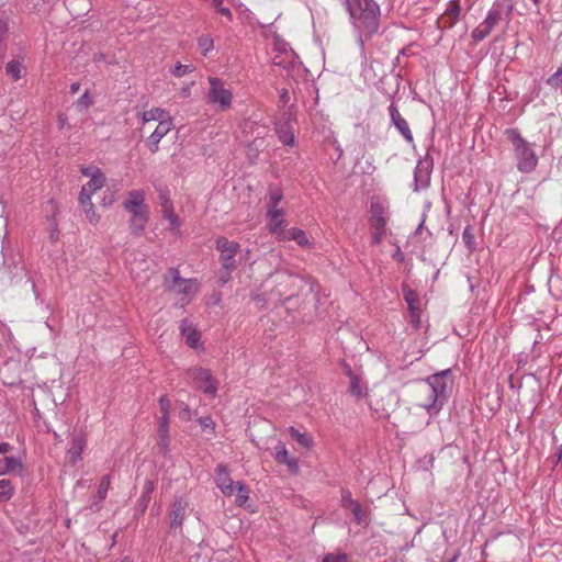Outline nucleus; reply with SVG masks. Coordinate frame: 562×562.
Wrapping results in <instances>:
<instances>
[{
	"mask_svg": "<svg viewBox=\"0 0 562 562\" xmlns=\"http://www.w3.org/2000/svg\"><path fill=\"white\" fill-rule=\"evenodd\" d=\"M187 376L192 380L194 386L210 398L217 395L218 382L210 370L202 367H193L187 370Z\"/></svg>",
	"mask_w": 562,
	"mask_h": 562,
	"instance_id": "0eeeda50",
	"label": "nucleus"
},
{
	"mask_svg": "<svg viewBox=\"0 0 562 562\" xmlns=\"http://www.w3.org/2000/svg\"><path fill=\"white\" fill-rule=\"evenodd\" d=\"M82 211L90 224L97 225L100 221V215L97 213L91 199L85 195V199H78Z\"/></svg>",
	"mask_w": 562,
	"mask_h": 562,
	"instance_id": "c85d7f7f",
	"label": "nucleus"
},
{
	"mask_svg": "<svg viewBox=\"0 0 562 562\" xmlns=\"http://www.w3.org/2000/svg\"><path fill=\"white\" fill-rule=\"evenodd\" d=\"M165 282L170 292L177 296V304L184 307L199 292V283L195 279H183L177 269H171L165 277Z\"/></svg>",
	"mask_w": 562,
	"mask_h": 562,
	"instance_id": "39448f33",
	"label": "nucleus"
},
{
	"mask_svg": "<svg viewBox=\"0 0 562 562\" xmlns=\"http://www.w3.org/2000/svg\"><path fill=\"white\" fill-rule=\"evenodd\" d=\"M116 200L115 191L106 189L103 193L101 205L104 207L111 206Z\"/></svg>",
	"mask_w": 562,
	"mask_h": 562,
	"instance_id": "c03bdc74",
	"label": "nucleus"
},
{
	"mask_svg": "<svg viewBox=\"0 0 562 562\" xmlns=\"http://www.w3.org/2000/svg\"><path fill=\"white\" fill-rule=\"evenodd\" d=\"M462 240L470 250L475 249V236L470 227H465L462 233Z\"/></svg>",
	"mask_w": 562,
	"mask_h": 562,
	"instance_id": "79ce46f5",
	"label": "nucleus"
},
{
	"mask_svg": "<svg viewBox=\"0 0 562 562\" xmlns=\"http://www.w3.org/2000/svg\"><path fill=\"white\" fill-rule=\"evenodd\" d=\"M198 47L202 55L206 56L214 47L213 40L210 36H201L198 40Z\"/></svg>",
	"mask_w": 562,
	"mask_h": 562,
	"instance_id": "ea45409f",
	"label": "nucleus"
},
{
	"mask_svg": "<svg viewBox=\"0 0 562 562\" xmlns=\"http://www.w3.org/2000/svg\"><path fill=\"white\" fill-rule=\"evenodd\" d=\"M194 70L195 67L192 64L182 65L180 63H177L170 71L175 77L181 78L186 75L193 72Z\"/></svg>",
	"mask_w": 562,
	"mask_h": 562,
	"instance_id": "e433bc0d",
	"label": "nucleus"
},
{
	"mask_svg": "<svg viewBox=\"0 0 562 562\" xmlns=\"http://www.w3.org/2000/svg\"><path fill=\"white\" fill-rule=\"evenodd\" d=\"M159 406L161 411V416L169 417L170 401L167 398V396H161L159 398Z\"/></svg>",
	"mask_w": 562,
	"mask_h": 562,
	"instance_id": "de8ad7c7",
	"label": "nucleus"
},
{
	"mask_svg": "<svg viewBox=\"0 0 562 562\" xmlns=\"http://www.w3.org/2000/svg\"><path fill=\"white\" fill-rule=\"evenodd\" d=\"M21 467H22V463H21L20 459L14 458V457H4L0 461V474L13 473V472L20 470Z\"/></svg>",
	"mask_w": 562,
	"mask_h": 562,
	"instance_id": "72a5a7b5",
	"label": "nucleus"
},
{
	"mask_svg": "<svg viewBox=\"0 0 562 562\" xmlns=\"http://www.w3.org/2000/svg\"><path fill=\"white\" fill-rule=\"evenodd\" d=\"M513 9L514 5L510 2L496 0L487 11L484 21L472 31V38L475 42L485 40L504 16L510 18Z\"/></svg>",
	"mask_w": 562,
	"mask_h": 562,
	"instance_id": "20e7f679",
	"label": "nucleus"
},
{
	"mask_svg": "<svg viewBox=\"0 0 562 562\" xmlns=\"http://www.w3.org/2000/svg\"><path fill=\"white\" fill-rule=\"evenodd\" d=\"M110 488V475H104L98 486L97 497L99 502L105 499L108 491Z\"/></svg>",
	"mask_w": 562,
	"mask_h": 562,
	"instance_id": "58836bf2",
	"label": "nucleus"
},
{
	"mask_svg": "<svg viewBox=\"0 0 562 562\" xmlns=\"http://www.w3.org/2000/svg\"><path fill=\"white\" fill-rule=\"evenodd\" d=\"M130 270H131V274L135 278V279H140V273L139 271L137 270L136 267H130Z\"/></svg>",
	"mask_w": 562,
	"mask_h": 562,
	"instance_id": "052dcab7",
	"label": "nucleus"
},
{
	"mask_svg": "<svg viewBox=\"0 0 562 562\" xmlns=\"http://www.w3.org/2000/svg\"><path fill=\"white\" fill-rule=\"evenodd\" d=\"M86 447V439L81 435H76L71 438L67 456L72 463L81 459V454Z\"/></svg>",
	"mask_w": 562,
	"mask_h": 562,
	"instance_id": "393cba45",
	"label": "nucleus"
},
{
	"mask_svg": "<svg viewBox=\"0 0 562 562\" xmlns=\"http://www.w3.org/2000/svg\"><path fill=\"white\" fill-rule=\"evenodd\" d=\"M212 5L215 7V8H221L222 4H223V0H210Z\"/></svg>",
	"mask_w": 562,
	"mask_h": 562,
	"instance_id": "e2e57ef3",
	"label": "nucleus"
},
{
	"mask_svg": "<svg viewBox=\"0 0 562 562\" xmlns=\"http://www.w3.org/2000/svg\"><path fill=\"white\" fill-rule=\"evenodd\" d=\"M105 180L103 172L93 176L92 179L82 186L78 199H85V195H88L91 199L92 194L104 187Z\"/></svg>",
	"mask_w": 562,
	"mask_h": 562,
	"instance_id": "4be33fe9",
	"label": "nucleus"
},
{
	"mask_svg": "<svg viewBox=\"0 0 562 562\" xmlns=\"http://www.w3.org/2000/svg\"><path fill=\"white\" fill-rule=\"evenodd\" d=\"M289 99H290V98H289V92H288V90H282V92H281V94H280V101H281L282 103H284V104H285V103H288V102H289Z\"/></svg>",
	"mask_w": 562,
	"mask_h": 562,
	"instance_id": "4d7b16f0",
	"label": "nucleus"
},
{
	"mask_svg": "<svg viewBox=\"0 0 562 562\" xmlns=\"http://www.w3.org/2000/svg\"><path fill=\"white\" fill-rule=\"evenodd\" d=\"M126 212H128L131 214V216H139L142 214H145V213H148V207L147 206H142V207H132V209H124Z\"/></svg>",
	"mask_w": 562,
	"mask_h": 562,
	"instance_id": "3c124183",
	"label": "nucleus"
},
{
	"mask_svg": "<svg viewBox=\"0 0 562 562\" xmlns=\"http://www.w3.org/2000/svg\"><path fill=\"white\" fill-rule=\"evenodd\" d=\"M180 330L182 337L186 339V342L191 348L195 349L199 347L200 334L188 319H183L181 322Z\"/></svg>",
	"mask_w": 562,
	"mask_h": 562,
	"instance_id": "b1692460",
	"label": "nucleus"
},
{
	"mask_svg": "<svg viewBox=\"0 0 562 562\" xmlns=\"http://www.w3.org/2000/svg\"><path fill=\"white\" fill-rule=\"evenodd\" d=\"M251 299H252V300H255V301H266L265 299H261V295H260V294H254V295L251 296Z\"/></svg>",
	"mask_w": 562,
	"mask_h": 562,
	"instance_id": "0e129e2a",
	"label": "nucleus"
},
{
	"mask_svg": "<svg viewBox=\"0 0 562 562\" xmlns=\"http://www.w3.org/2000/svg\"><path fill=\"white\" fill-rule=\"evenodd\" d=\"M350 501H353V499L351 498V494H350V492H344V493H342V497H341V503H342V506H344L345 508L349 509V504H348V503H349Z\"/></svg>",
	"mask_w": 562,
	"mask_h": 562,
	"instance_id": "864d4df0",
	"label": "nucleus"
},
{
	"mask_svg": "<svg viewBox=\"0 0 562 562\" xmlns=\"http://www.w3.org/2000/svg\"><path fill=\"white\" fill-rule=\"evenodd\" d=\"M323 562H349V558L345 553H328L324 557Z\"/></svg>",
	"mask_w": 562,
	"mask_h": 562,
	"instance_id": "a18cd8bd",
	"label": "nucleus"
},
{
	"mask_svg": "<svg viewBox=\"0 0 562 562\" xmlns=\"http://www.w3.org/2000/svg\"><path fill=\"white\" fill-rule=\"evenodd\" d=\"M189 501L184 497H177L170 505L169 518H170V530H181L183 521L188 515Z\"/></svg>",
	"mask_w": 562,
	"mask_h": 562,
	"instance_id": "9b49d317",
	"label": "nucleus"
},
{
	"mask_svg": "<svg viewBox=\"0 0 562 562\" xmlns=\"http://www.w3.org/2000/svg\"><path fill=\"white\" fill-rule=\"evenodd\" d=\"M210 89L206 98L207 102L216 105L220 110H228L232 105L233 93L225 88L224 81L217 77H209Z\"/></svg>",
	"mask_w": 562,
	"mask_h": 562,
	"instance_id": "6e6552de",
	"label": "nucleus"
},
{
	"mask_svg": "<svg viewBox=\"0 0 562 562\" xmlns=\"http://www.w3.org/2000/svg\"><path fill=\"white\" fill-rule=\"evenodd\" d=\"M158 198L162 217L169 222L170 229L178 232L181 226V221L173 211V204L169 199L168 191L159 190Z\"/></svg>",
	"mask_w": 562,
	"mask_h": 562,
	"instance_id": "f8f14e48",
	"label": "nucleus"
},
{
	"mask_svg": "<svg viewBox=\"0 0 562 562\" xmlns=\"http://www.w3.org/2000/svg\"><path fill=\"white\" fill-rule=\"evenodd\" d=\"M349 510L352 513L355 520L359 525H368L369 517L368 513L362 509L361 505L357 501H350Z\"/></svg>",
	"mask_w": 562,
	"mask_h": 562,
	"instance_id": "473e14b6",
	"label": "nucleus"
},
{
	"mask_svg": "<svg viewBox=\"0 0 562 562\" xmlns=\"http://www.w3.org/2000/svg\"><path fill=\"white\" fill-rule=\"evenodd\" d=\"M172 120L157 124L156 128L147 138V144L151 153H156L158 150L159 142L172 130Z\"/></svg>",
	"mask_w": 562,
	"mask_h": 562,
	"instance_id": "6ab92c4d",
	"label": "nucleus"
},
{
	"mask_svg": "<svg viewBox=\"0 0 562 562\" xmlns=\"http://www.w3.org/2000/svg\"><path fill=\"white\" fill-rule=\"evenodd\" d=\"M147 499L146 498H143V505H140V508H142V512H144L147 507Z\"/></svg>",
	"mask_w": 562,
	"mask_h": 562,
	"instance_id": "338daca9",
	"label": "nucleus"
},
{
	"mask_svg": "<svg viewBox=\"0 0 562 562\" xmlns=\"http://www.w3.org/2000/svg\"><path fill=\"white\" fill-rule=\"evenodd\" d=\"M216 248L221 252V262L225 269H236V255L239 250V244L228 240L225 237H220L216 240Z\"/></svg>",
	"mask_w": 562,
	"mask_h": 562,
	"instance_id": "9d476101",
	"label": "nucleus"
},
{
	"mask_svg": "<svg viewBox=\"0 0 562 562\" xmlns=\"http://www.w3.org/2000/svg\"><path fill=\"white\" fill-rule=\"evenodd\" d=\"M148 218H149V212L142 214L139 216H131V218H130L131 232L134 235L139 236L144 232V229L148 223Z\"/></svg>",
	"mask_w": 562,
	"mask_h": 562,
	"instance_id": "2f4dec72",
	"label": "nucleus"
},
{
	"mask_svg": "<svg viewBox=\"0 0 562 562\" xmlns=\"http://www.w3.org/2000/svg\"><path fill=\"white\" fill-rule=\"evenodd\" d=\"M284 214L285 211L282 207L268 206L269 231L276 236L284 229Z\"/></svg>",
	"mask_w": 562,
	"mask_h": 562,
	"instance_id": "aec40b11",
	"label": "nucleus"
},
{
	"mask_svg": "<svg viewBox=\"0 0 562 562\" xmlns=\"http://www.w3.org/2000/svg\"><path fill=\"white\" fill-rule=\"evenodd\" d=\"M121 562H131V561L127 557H125L124 559L121 560Z\"/></svg>",
	"mask_w": 562,
	"mask_h": 562,
	"instance_id": "774afa93",
	"label": "nucleus"
},
{
	"mask_svg": "<svg viewBox=\"0 0 562 562\" xmlns=\"http://www.w3.org/2000/svg\"><path fill=\"white\" fill-rule=\"evenodd\" d=\"M278 49L280 54L272 58L274 65L285 68L294 64L296 55L291 48L286 47V44H280Z\"/></svg>",
	"mask_w": 562,
	"mask_h": 562,
	"instance_id": "a878e982",
	"label": "nucleus"
},
{
	"mask_svg": "<svg viewBox=\"0 0 562 562\" xmlns=\"http://www.w3.org/2000/svg\"><path fill=\"white\" fill-rule=\"evenodd\" d=\"M215 483L216 486L225 496H233L236 492L237 482H234L224 464H218L215 471Z\"/></svg>",
	"mask_w": 562,
	"mask_h": 562,
	"instance_id": "ddd939ff",
	"label": "nucleus"
},
{
	"mask_svg": "<svg viewBox=\"0 0 562 562\" xmlns=\"http://www.w3.org/2000/svg\"><path fill=\"white\" fill-rule=\"evenodd\" d=\"M269 280L274 284V288L269 293L268 300L270 301L291 297L295 294V288L304 281L302 278L294 277L285 271L273 273Z\"/></svg>",
	"mask_w": 562,
	"mask_h": 562,
	"instance_id": "423d86ee",
	"label": "nucleus"
},
{
	"mask_svg": "<svg viewBox=\"0 0 562 562\" xmlns=\"http://www.w3.org/2000/svg\"><path fill=\"white\" fill-rule=\"evenodd\" d=\"M81 173L86 177H89L90 179H92L93 176H97V173H101L102 171L97 168V167H82L80 169Z\"/></svg>",
	"mask_w": 562,
	"mask_h": 562,
	"instance_id": "8fccbe9b",
	"label": "nucleus"
},
{
	"mask_svg": "<svg viewBox=\"0 0 562 562\" xmlns=\"http://www.w3.org/2000/svg\"><path fill=\"white\" fill-rule=\"evenodd\" d=\"M404 299L407 303L411 322L414 325V327H418L420 323V300L418 294L409 289L408 286L403 288Z\"/></svg>",
	"mask_w": 562,
	"mask_h": 562,
	"instance_id": "f3484780",
	"label": "nucleus"
},
{
	"mask_svg": "<svg viewBox=\"0 0 562 562\" xmlns=\"http://www.w3.org/2000/svg\"><path fill=\"white\" fill-rule=\"evenodd\" d=\"M92 104L91 98L89 95V92L86 91L76 102V108L79 111H83L88 109Z\"/></svg>",
	"mask_w": 562,
	"mask_h": 562,
	"instance_id": "37998d69",
	"label": "nucleus"
},
{
	"mask_svg": "<svg viewBox=\"0 0 562 562\" xmlns=\"http://www.w3.org/2000/svg\"><path fill=\"white\" fill-rule=\"evenodd\" d=\"M234 495H236V504L238 506H244L249 498V491L244 483L237 481L236 492Z\"/></svg>",
	"mask_w": 562,
	"mask_h": 562,
	"instance_id": "c9c22d12",
	"label": "nucleus"
},
{
	"mask_svg": "<svg viewBox=\"0 0 562 562\" xmlns=\"http://www.w3.org/2000/svg\"><path fill=\"white\" fill-rule=\"evenodd\" d=\"M276 238L280 241L283 240H294L301 247H308L310 240L304 231L300 228H290L288 231L283 229L282 233L276 236Z\"/></svg>",
	"mask_w": 562,
	"mask_h": 562,
	"instance_id": "412c9836",
	"label": "nucleus"
},
{
	"mask_svg": "<svg viewBox=\"0 0 562 562\" xmlns=\"http://www.w3.org/2000/svg\"><path fill=\"white\" fill-rule=\"evenodd\" d=\"M22 72V64L19 60H10L5 65V74L12 78L14 81L21 78Z\"/></svg>",
	"mask_w": 562,
	"mask_h": 562,
	"instance_id": "f704fd0d",
	"label": "nucleus"
},
{
	"mask_svg": "<svg viewBox=\"0 0 562 562\" xmlns=\"http://www.w3.org/2000/svg\"><path fill=\"white\" fill-rule=\"evenodd\" d=\"M142 123L144 125L149 124L150 122H167L171 120L170 114L160 108H153L148 111H145L140 115Z\"/></svg>",
	"mask_w": 562,
	"mask_h": 562,
	"instance_id": "bb28decb",
	"label": "nucleus"
},
{
	"mask_svg": "<svg viewBox=\"0 0 562 562\" xmlns=\"http://www.w3.org/2000/svg\"><path fill=\"white\" fill-rule=\"evenodd\" d=\"M213 424L210 417H205L201 419V425L203 428L210 427Z\"/></svg>",
	"mask_w": 562,
	"mask_h": 562,
	"instance_id": "13d9d810",
	"label": "nucleus"
},
{
	"mask_svg": "<svg viewBox=\"0 0 562 562\" xmlns=\"http://www.w3.org/2000/svg\"><path fill=\"white\" fill-rule=\"evenodd\" d=\"M12 449L11 445L8 442H0V454H5L10 452Z\"/></svg>",
	"mask_w": 562,
	"mask_h": 562,
	"instance_id": "6e6d98bb",
	"label": "nucleus"
},
{
	"mask_svg": "<svg viewBox=\"0 0 562 562\" xmlns=\"http://www.w3.org/2000/svg\"><path fill=\"white\" fill-rule=\"evenodd\" d=\"M0 488L3 490L0 493V502L9 499L12 495V488L10 487V482L8 480H0Z\"/></svg>",
	"mask_w": 562,
	"mask_h": 562,
	"instance_id": "49530a36",
	"label": "nucleus"
},
{
	"mask_svg": "<svg viewBox=\"0 0 562 562\" xmlns=\"http://www.w3.org/2000/svg\"><path fill=\"white\" fill-rule=\"evenodd\" d=\"M345 7L356 29L372 35L380 25V7L374 0H337Z\"/></svg>",
	"mask_w": 562,
	"mask_h": 562,
	"instance_id": "f03ea898",
	"label": "nucleus"
},
{
	"mask_svg": "<svg viewBox=\"0 0 562 562\" xmlns=\"http://www.w3.org/2000/svg\"><path fill=\"white\" fill-rule=\"evenodd\" d=\"M218 11L221 14H223L227 18L232 16L231 10L228 8L221 7V8H218Z\"/></svg>",
	"mask_w": 562,
	"mask_h": 562,
	"instance_id": "bf43d9fd",
	"label": "nucleus"
},
{
	"mask_svg": "<svg viewBox=\"0 0 562 562\" xmlns=\"http://www.w3.org/2000/svg\"><path fill=\"white\" fill-rule=\"evenodd\" d=\"M170 443L169 439V417L161 416L158 423L157 430V445L164 450L167 451Z\"/></svg>",
	"mask_w": 562,
	"mask_h": 562,
	"instance_id": "cd10ccee",
	"label": "nucleus"
},
{
	"mask_svg": "<svg viewBox=\"0 0 562 562\" xmlns=\"http://www.w3.org/2000/svg\"><path fill=\"white\" fill-rule=\"evenodd\" d=\"M282 199H283V193H282L281 189H279L277 187H271L269 189L268 206L279 207L278 205L282 201Z\"/></svg>",
	"mask_w": 562,
	"mask_h": 562,
	"instance_id": "4c0bfd02",
	"label": "nucleus"
},
{
	"mask_svg": "<svg viewBox=\"0 0 562 562\" xmlns=\"http://www.w3.org/2000/svg\"><path fill=\"white\" fill-rule=\"evenodd\" d=\"M558 460L561 461L562 460V445L559 447L558 449Z\"/></svg>",
	"mask_w": 562,
	"mask_h": 562,
	"instance_id": "69168bd1",
	"label": "nucleus"
},
{
	"mask_svg": "<svg viewBox=\"0 0 562 562\" xmlns=\"http://www.w3.org/2000/svg\"><path fill=\"white\" fill-rule=\"evenodd\" d=\"M430 172L427 162L419 161L414 171L415 190L426 188L429 184Z\"/></svg>",
	"mask_w": 562,
	"mask_h": 562,
	"instance_id": "5701e85b",
	"label": "nucleus"
},
{
	"mask_svg": "<svg viewBox=\"0 0 562 562\" xmlns=\"http://www.w3.org/2000/svg\"><path fill=\"white\" fill-rule=\"evenodd\" d=\"M80 89V85L78 82H74L70 85V92L72 94L77 93Z\"/></svg>",
	"mask_w": 562,
	"mask_h": 562,
	"instance_id": "680f3d73",
	"label": "nucleus"
},
{
	"mask_svg": "<svg viewBox=\"0 0 562 562\" xmlns=\"http://www.w3.org/2000/svg\"><path fill=\"white\" fill-rule=\"evenodd\" d=\"M147 206L145 204V195L142 190H132L127 193L126 199L123 202L124 209L142 207Z\"/></svg>",
	"mask_w": 562,
	"mask_h": 562,
	"instance_id": "c756f323",
	"label": "nucleus"
},
{
	"mask_svg": "<svg viewBox=\"0 0 562 562\" xmlns=\"http://www.w3.org/2000/svg\"><path fill=\"white\" fill-rule=\"evenodd\" d=\"M235 269H225V268L222 267L221 270H220V273H218V281L222 284L227 283L231 280V273Z\"/></svg>",
	"mask_w": 562,
	"mask_h": 562,
	"instance_id": "09e8293b",
	"label": "nucleus"
},
{
	"mask_svg": "<svg viewBox=\"0 0 562 562\" xmlns=\"http://www.w3.org/2000/svg\"><path fill=\"white\" fill-rule=\"evenodd\" d=\"M389 113L391 116L392 124L396 127V130L403 136V138L407 143L412 144L414 142V137L411 132L409 125L407 121L401 115L394 103H391L389 105Z\"/></svg>",
	"mask_w": 562,
	"mask_h": 562,
	"instance_id": "2eb2a0df",
	"label": "nucleus"
},
{
	"mask_svg": "<svg viewBox=\"0 0 562 562\" xmlns=\"http://www.w3.org/2000/svg\"><path fill=\"white\" fill-rule=\"evenodd\" d=\"M192 86H194V82H191L190 85H187V86L182 87L181 90H180V94L183 98L190 97Z\"/></svg>",
	"mask_w": 562,
	"mask_h": 562,
	"instance_id": "5fc2aeb1",
	"label": "nucleus"
},
{
	"mask_svg": "<svg viewBox=\"0 0 562 562\" xmlns=\"http://www.w3.org/2000/svg\"><path fill=\"white\" fill-rule=\"evenodd\" d=\"M462 11L460 0H450L443 14L438 20L439 26L442 29H451L457 24Z\"/></svg>",
	"mask_w": 562,
	"mask_h": 562,
	"instance_id": "4468645a",
	"label": "nucleus"
},
{
	"mask_svg": "<svg viewBox=\"0 0 562 562\" xmlns=\"http://www.w3.org/2000/svg\"><path fill=\"white\" fill-rule=\"evenodd\" d=\"M452 386L450 370H443L432 374L426 381L418 384L416 395L419 400V406L425 408L428 414H438L448 402Z\"/></svg>",
	"mask_w": 562,
	"mask_h": 562,
	"instance_id": "f257e3e1",
	"label": "nucleus"
},
{
	"mask_svg": "<svg viewBox=\"0 0 562 562\" xmlns=\"http://www.w3.org/2000/svg\"><path fill=\"white\" fill-rule=\"evenodd\" d=\"M276 132L280 142L284 145L291 147L295 145L294 126L290 114L283 122L277 124Z\"/></svg>",
	"mask_w": 562,
	"mask_h": 562,
	"instance_id": "a211bd4d",
	"label": "nucleus"
},
{
	"mask_svg": "<svg viewBox=\"0 0 562 562\" xmlns=\"http://www.w3.org/2000/svg\"><path fill=\"white\" fill-rule=\"evenodd\" d=\"M505 134L513 144L518 170L525 173L533 171L538 165V156L530 144L516 128H508Z\"/></svg>",
	"mask_w": 562,
	"mask_h": 562,
	"instance_id": "7ed1b4c3",
	"label": "nucleus"
},
{
	"mask_svg": "<svg viewBox=\"0 0 562 562\" xmlns=\"http://www.w3.org/2000/svg\"><path fill=\"white\" fill-rule=\"evenodd\" d=\"M349 392L358 398H360L363 395V390L360 380L357 375H351Z\"/></svg>",
	"mask_w": 562,
	"mask_h": 562,
	"instance_id": "a19ab883",
	"label": "nucleus"
},
{
	"mask_svg": "<svg viewBox=\"0 0 562 562\" xmlns=\"http://www.w3.org/2000/svg\"><path fill=\"white\" fill-rule=\"evenodd\" d=\"M9 32V21L7 19L0 20V36L5 37Z\"/></svg>",
	"mask_w": 562,
	"mask_h": 562,
	"instance_id": "603ef678",
	"label": "nucleus"
},
{
	"mask_svg": "<svg viewBox=\"0 0 562 562\" xmlns=\"http://www.w3.org/2000/svg\"><path fill=\"white\" fill-rule=\"evenodd\" d=\"M370 212L372 239L374 244H380L384 237L385 226L387 223L386 207L381 202H372Z\"/></svg>",
	"mask_w": 562,
	"mask_h": 562,
	"instance_id": "1a4fd4ad",
	"label": "nucleus"
},
{
	"mask_svg": "<svg viewBox=\"0 0 562 562\" xmlns=\"http://www.w3.org/2000/svg\"><path fill=\"white\" fill-rule=\"evenodd\" d=\"M273 458L278 463L286 465L291 473L297 474L300 472L299 460L294 457H290L289 451L283 442H279L274 447Z\"/></svg>",
	"mask_w": 562,
	"mask_h": 562,
	"instance_id": "dca6fc26",
	"label": "nucleus"
},
{
	"mask_svg": "<svg viewBox=\"0 0 562 562\" xmlns=\"http://www.w3.org/2000/svg\"><path fill=\"white\" fill-rule=\"evenodd\" d=\"M288 432L301 447L310 449L313 447V438L306 432H300L295 427H289Z\"/></svg>",
	"mask_w": 562,
	"mask_h": 562,
	"instance_id": "7c9ffc66",
	"label": "nucleus"
}]
</instances>
